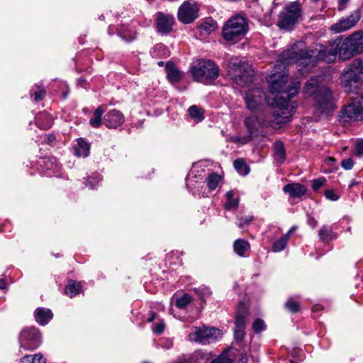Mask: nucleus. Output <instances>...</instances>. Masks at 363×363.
<instances>
[{
  "instance_id": "obj_1",
  "label": "nucleus",
  "mask_w": 363,
  "mask_h": 363,
  "mask_svg": "<svg viewBox=\"0 0 363 363\" xmlns=\"http://www.w3.org/2000/svg\"><path fill=\"white\" fill-rule=\"evenodd\" d=\"M303 47L302 43H297L291 48L282 52L277 62V67H285L293 63L303 67H313L317 60L330 63L335 62L338 56V45H336L335 40L329 46L319 50H304Z\"/></svg>"
},
{
  "instance_id": "obj_2",
  "label": "nucleus",
  "mask_w": 363,
  "mask_h": 363,
  "mask_svg": "<svg viewBox=\"0 0 363 363\" xmlns=\"http://www.w3.org/2000/svg\"><path fill=\"white\" fill-rule=\"evenodd\" d=\"M287 81L288 77L285 70L274 73L270 76L269 81V90L272 94H277L274 101L281 110L288 109L289 101L298 93L301 86L298 82H294L292 85L286 86Z\"/></svg>"
},
{
  "instance_id": "obj_3",
  "label": "nucleus",
  "mask_w": 363,
  "mask_h": 363,
  "mask_svg": "<svg viewBox=\"0 0 363 363\" xmlns=\"http://www.w3.org/2000/svg\"><path fill=\"white\" fill-rule=\"evenodd\" d=\"M249 30V20L243 13L231 16L222 29L223 38L228 42L236 43L243 38Z\"/></svg>"
},
{
  "instance_id": "obj_4",
  "label": "nucleus",
  "mask_w": 363,
  "mask_h": 363,
  "mask_svg": "<svg viewBox=\"0 0 363 363\" xmlns=\"http://www.w3.org/2000/svg\"><path fill=\"white\" fill-rule=\"evenodd\" d=\"M194 80L203 83H212L219 75L218 67L211 60H198L191 67Z\"/></svg>"
},
{
  "instance_id": "obj_5",
  "label": "nucleus",
  "mask_w": 363,
  "mask_h": 363,
  "mask_svg": "<svg viewBox=\"0 0 363 363\" xmlns=\"http://www.w3.org/2000/svg\"><path fill=\"white\" fill-rule=\"evenodd\" d=\"M228 73L236 84L245 86L252 82L254 70L249 64L233 57L228 61Z\"/></svg>"
},
{
  "instance_id": "obj_6",
  "label": "nucleus",
  "mask_w": 363,
  "mask_h": 363,
  "mask_svg": "<svg viewBox=\"0 0 363 363\" xmlns=\"http://www.w3.org/2000/svg\"><path fill=\"white\" fill-rule=\"evenodd\" d=\"M342 84L349 89L357 88L363 84V60L355 58L344 69L341 74Z\"/></svg>"
},
{
  "instance_id": "obj_7",
  "label": "nucleus",
  "mask_w": 363,
  "mask_h": 363,
  "mask_svg": "<svg viewBox=\"0 0 363 363\" xmlns=\"http://www.w3.org/2000/svg\"><path fill=\"white\" fill-rule=\"evenodd\" d=\"M302 9L298 2H292L280 13L277 25L281 28L291 30L301 17Z\"/></svg>"
},
{
  "instance_id": "obj_8",
  "label": "nucleus",
  "mask_w": 363,
  "mask_h": 363,
  "mask_svg": "<svg viewBox=\"0 0 363 363\" xmlns=\"http://www.w3.org/2000/svg\"><path fill=\"white\" fill-rule=\"evenodd\" d=\"M341 118L344 122L363 120V96H357L350 99L341 111Z\"/></svg>"
},
{
  "instance_id": "obj_9",
  "label": "nucleus",
  "mask_w": 363,
  "mask_h": 363,
  "mask_svg": "<svg viewBox=\"0 0 363 363\" xmlns=\"http://www.w3.org/2000/svg\"><path fill=\"white\" fill-rule=\"evenodd\" d=\"M315 103V111L320 115L330 114L335 105L331 91L326 86L320 87L317 90L314 97Z\"/></svg>"
},
{
  "instance_id": "obj_10",
  "label": "nucleus",
  "mask_w": 363,
  "mask_h": 363,
  "mask_svg": "<svg viewBox=\"0 0 363 363\" xmlns=\"http://www.w3.org/2000/svg\"><path fill=\"white\" fill-rule=\"evenodd\" d=\"M221 335V331L215 328L194 327L192 332L189 334V340L202 344H209L215 342Z\"/></svg>"
},
{
  "instance_id": "obj_11",
  "label": "nucleus",
  "mask_w": 363,
  "mask_h": 363,
  "mask_svg": "<svg viewBox=\"0 0 363 363\" xmlns=\"http://www.w3.org/2000/svg\"><path fill=\"white\" fill-rule=\"evenodd\" d=\"M19 342L21 347L24 350H33L41 343L39 331L34 327L23 329L20 333Z\"/></svg>"
},
{
  "instance_id": "obj_12",
  "label": "nucleus",
  "mask_w": 363,
  "mask_h": 363,
  "mask_svg": "<svg viewBox=\"0 0 363 363\" xmlns=\"http://www.w3.org/2000/svg\"><path fill=\"white\" fill-rule=\"evenodd\" d=\"M199 10V6L195 1H186L178 9V19L183 23L189 24L198 18Z\"/></svg>"
},
{
  "instance_id": "obj_13",
  "label": "nucleus",
  "mask_w": 363,
  "mask_h": 363,
  "mask_svg": "<svg viewBox=\"0 0 363 363\" xmlns=\"http://www.w3.org/2000/svg\"><path fill=\"white\" fill-rule=\"evenodd\" d=\"M247 108L252 112L261 110L265 100V93L259 88L248 90L245 96Z\"/></svg>"
},
{
  "instance_id": "obj_14",
  "label": "nucleus",
  "mask_w": 363,
  "mask_h": 363,
  "mask_svg": "<svg viewBox=\"0 0 363 363\" xmlns=\"http://www.w3.org/2000/svg\"><path fill=\"white\" fill-rule=\"evenodd\" d=\"M360 15L358 12L351 14L346 18H342L338 22L331 26L330 28L335 33L345 31L353 26L359 21Z\"/></svg>"
},
{
  "instance_id": "obj_15",
  "label": "nucleus",
  "mask_w": 363,
  "mask_h": 363,
  "mask_svg": "<svg viewBox=\"0 0 363 363\" xmlns=\"http://www.w3.org/2000/svg\"><path fill=\"white\" fill-rule=\"evenodd\" d=\"M125 121L123 114L116 109L109 111L104 117L103 123L108 128L116 129Z\"/></svg>"
},
{
  "instance_id": "obj_16",
  "label": "nucleus",
  "mask_w": 363,
  "mask_h": 363,
  "mask_svg": "<svg viewBox=\"0 0 363 363\" xmlns=\"http://www.w3.org/2000/svg\"><path fill=\"white\" fill-rule=\"evenodd\" d=\"M174 23V18L170 14L159 13L157 17V28L160 33L162 34L169 33Z\"/></svg>"
},
{
  "instance_id": "obj_17",
  "label": "nucleus",
  "mask_w": 363,
  "mask_h": 363,
  "mask_svg": "<svg viewBox=\"0 0 363 363\" xmlns=\"http://www.w3.org/2000/svg\"><path fill=\"white\" fill-rule=\"evenodd\" d=\"M245 125L249 133L245 141L247 143L252 140V137L257 135L259 128L262 125V122L257 116H252L245 118Z\"/></svg>"
},
{
  "instance_id": "obj_18",
  "label": "nucleus",
  "mask_w": 363,
  "mask_h": 363,
  "mask_svg": "<svg viewBox=\"0 0 363 363\" xmlns=\"http://www.w3.org/2000/svg\"><path fill=\"white\" fill-rule=\"evenodd\" d=\"M362 31H356L346 38L354 55L362 54Z\"/></svg>"
},
{
  "instance_id": "obj_19",
  "label": "nucleus",
  "mask_w": 363,
  "mask_h": 363,
  "mask_svg": "<svg viewBox=\"0 0 363 363\" xmlns=\"http://www.w3.org/2000/svg\"><path fill=\"white\" fill-rule=\"evenodd\" d=\"M336 45H338V57L342 60H346L354 56L350 44L347 38L335 39Z\"/></svg>"
},
{
  "instance_id": "obj_20",
  "label": "nucleus",
  "mask_w": 363,
  "mask_h": 363,
  "mask_svg": "<svg viewBox=\"0 0 363 363\" xmlns=\"http://www.w3.org/2000/svg\"><path fill=\"white\" fill-rule=\"evenodd\" d=\"M285 193H288L291 198H299L307 191V188L298 183L288 184L283 188Z\"/></svg>"
},
{
  "instance_id": "obj_21",
  "label": "nucleus",
  "mask_w": 363,
  "mask_h": 363,
  "mask_svg": "<svg viewBox=\"0 0 363 363\" xmlns=\"http://www.w3.org/2000/svg\"><path fill=\"white\" fill-rule=\"evenodd\" d=\"M248 315L249 312L247 308L244 303H240L235 315V328L245 329Z\"/></svg>"
},
{
  "instance_id": "obj_22",
  "label": "nucleus",
  "mask_w": 363,
  "mask_h": 363,
  "mask_svg": "<svg viewBox=\"0 0 363 363\" xmlns=\"http://www.w3.org/2000/svg\"><path fill=\"white\" fill-rule=\"evenodd\" d=\"M34 315L36 322L42 325L48 324L53 317L51 310L45 308H38L34 312Z\"/></svg>"
},
{
  "instance_id": "obj_23",
  "label": "nucleus",
  "mask_w": 363,
  "mask_h": 363,
  "mask_svg": "<svg viewBox=\"0 0 363 363\" xmlns=\"http://www.w3.org/2000/svg\"><path fill=\"white\" fill-rule=\"evenodd\" d=\"M167 77L172 83L179 82L182 79V72L175 67V65L168 62L165 67Z\"/></svg>"
},
{
  "instance_id": "obj_24",
  "label": "nucleus",
  "mask_w": 363,
  "mask_h": 363,
  "mask_svg": "<svg viewBox=\"0 0 363 363\" xmlns=\"http://www.w3.org/2000/svg\"><path fill=\"white\" fill-rule=\"evenodd\" d=\"M217 28V23L212 19H207L197 27V30L201 36H206Z\"/></svg>"
},
{
  "instance_id": "obj_25",
  "label": "nucleus",
  "mask_w": 363,
  "mask_h": 363,
  "mask_svg": "<svg viewBox=\"0 0 363 363\" xmlns=\"http://www.w3.org/2000/svg\"><path fill=\"white\" fill-rule=\"evenodd\" d=\"M274 157L277 162L283 163L286 159V152L283 142L277 140L274 143Z\"/></svg>"
},
{
  "instance_id": "obj_26",
  "label": "nucleus",
  "mask_w": 363,
  "mask_h": 363,
  "mask_svg": "<svg viewBox=\"0 0 363 363\" xmlns=\"http://www.w3.org/2000/svg\"><path fill=\"white\" fill-rule=\"evenodd\" d=\"M75 154L78 157H86L89 155L90 145L84 139L77 140V146L74 147Z\"/></svg>"
},
{
  "instance_id": "obj_27",
  "label": "nucleus",
  "mask_w": 363,
  "mask_h": 363,
  "mask_svg": "<svg viewBox=\"0 0 363 363\" xmlns=\"http://www.w3.org/2000/svg\"><path fill=\"white\" fill-rule=\"evenodd\" d=\"M234 251L240 257H244L245 253L250 249V243L242 239H238L233 244Z\"/></svg>"
},
{
  "instance_id": "obj_28",
  "label": "nucleus",
  "mask_w": 363,
  "mask_h": 363,
  "mask_svg": "<svg viewBox=\"0 0 363 363\" xmlns=\"http://www.w3.org/2000/svg\"><path fill=\"white\" fill-rule=\"evenodd\" d=\"M294 228H291L287 233L283 235L280 239L277 240L272 245V250L278 252L282 251L286 246Z\"/></svg>"
},
{
  "instance_id": "obj_29",
  "label": "nucleus",
  "mask_w": 363,
  "mask_h": 363,
  "mask_svg": "<svg viewBox=\"0 0 363 363\" xmlns=\"http://www.w3.org/2000/svg\"><path fill=\"white\" fill-rule=\"evenodd\" d=\"M105 112V109L102 106H99L94 112L92 118L89 121V123L93 128H99L102 123V115Z\"/></svg>"
},
{
  "instance_id": "obj_30",
  "label": "nucleus",
  "mask_w": 363,
  "mask_h": 363,
  "mask_svg": "<svg viewBox=\"0 0 363 363\" xmlns=\"http://www.w3.org/2000/svg\"><path fill=\"white\" fill-rule=\"evenodd\" d=\"M318 236L320 240L323 242H328L336 238L331 227L327 225H323L320 228L318 231Z\"/></svg>"
},
{
  "instance_id": "obj_31",
  "label": "nucleus",
  "mask_w": 363,
  "mask_h": 363,
  "mask_svg": "<svg viewBox=\"0 0 363 363\" xmlns=\"http://www.w3.org/2000/svg\"><path fill=\"white\" fill-rule=\"evenodd\" d=\"M323 86H319L316 78H311L304 86V91L309 95H313L315 96L317 90Z\"/></svg>"
},
{
  "instance_id": "obj_32",
  "label": "nucleus",
  "mask_w": 363,
  "mask_h": 363,
  "mask_svg": "<svg viewBox=\"0 0 363 363\" xmlns=\"http://www.w3.org/2000/svg\"><path fill=\"white\" fill-rule=\"evenodd\" d=\"M81 291V284L74 281H71L65 288V293L71 298L76 296L77 294H79Z\"/></svg>"
},
{
  "instance_id": "obj_33",
  "label": "nucleus",
  "mask_w": 363,
  "mask_h": 363,
  "mask_svg": "<svg viewBox=\"0 0 363 363\" xmlns=\"http://www.w3.org/2000/svg\"><path fill=\"white\" fill-rule=\"evenodd\" d=\"M20 363H46V361L41 353H37L33 355L24 356L21 359Z\"/></svg>"
},
{
  "instance_id": "obj_34",
  "label": "nucleus",
  "mask_w": 363,
  "mask_h": 363,
  "mask_svg": "<svg viewBox=\"0 0 363 363\" xmlns=\"http://www.w3.org/2000/svg\"><path fill=\"white\" fill-rule=\"evenodd\" d=\"M226 198L228 200L225 206L226 210H231L238 208L239 201L238 199H234V192L233 191H228L226 193Z\"/></svg>"
},
{
  "instance_id": "obj_35",
  "label": "nucleus",
  "mask_w": 363,
  "mask_h": 363,
  "mask_svg": "<svg viewBox=\"0 0 363 363\" xmlns=\"http://www.w3.org/2000/svg\"><path fill=\"white\" fill-rule=\"evenodd\" d=\"M221 177L216 173H211L206 178L207 186L209 189L214 190L218 185Z\"/></svg>"
},
{
  "instance_id": "obj_36",
  "label": "nucleus",
  "mask_w": 363,
  "mask_h": 363,
  "mask_svg": "<svg viewBox=\"0 0 363 363\" xmlns=\"http://www.w3.org/2000/svg\"><path fill=\"white\" fill-rule=\"evenodd\" d=\"M235 169L238 172L242 175H246L250 172V168L246 164L244 160L238 159L236 160L233 163Z\"/></svg>"
},
{
  "instance_id": "obj_37",
  "label": "nucleus",
  "mask_w": 363,
  "mask_h": 363,
  "mask_svg": "<svg viewBox=\"0 0 363 363\" xmlns=\"http://www.w3.org/2000/svg\"><path fill=\"white\" fill-rule=\"evenodd\" d=\"M192 301L191 296L187 294H184L176 301V306L179 308H184L186 305L190 303Z\"/></svg>"
},
{
  "instance_id": "obj_38",
  "label": "nucleus",
  "mask_w": 363,
  "mask_h": 363,
  "mask_svg": "<svg viewBox=\"0 0 363 363\" xmlns=\"http://www.w3.org/2000/svg\"><path fill=\"white\" fill-rule=\"evenodd\" d=\"M189 115L198 121H201L203 119V116L201 111V109L199 108L196 106H191L189 108Z\"/></svg>"
},
{
  "instance_id": "obj_39",
  "label": "nucleus",
  "mask_w": 363,
  "mask_h": 363,
  "mask_svg": "<svg viewBox=\"0 0 363 363\" xmlns=\"http://www.w3.org/2000/svg\"><path fill=\"white\" fill-rule=\"evenodd\" d=\"M285 307L291 313H297L300 306L298 302L294 301L293 299L290 298L285 303Z\"/></svg>"
},
{
  "instance_id": "obj_40",
  "label": "nucleus",
  "mask_w": 363,
  "mask_h": 363,
  "mask_svg": "<svg viewBox=\"0 0 363 363\" xmlns=\"http://www.w3.org/2000/svg\"><path fill=\"white\" fill-rule=\"evenodd\" d=\"M211 363H233V360L229 357L228 352H224Z\"/></svg>"
},
{
  "instance_id": "obj_41",
  "label": "nucleus",
  "mask_w": 363,
  "mask_h": 363,
  "mask_svg": "<svg viewBox=\"0 0 363 363\" xmlns=\"http://www.w3.org/2000/svg\"><path fill=\"white\" fill-rule=\"evenodd\" d=\"M252 328L256 333H259L265 328V324L263 320L257 318L253 324Z\"/></svg>"
},
{
  "instance_id": "obj_42",
  "label": "nucleus",
  "mask_w": 363,
  "mask_h": 363,
  "mask_svg": "<svg viewBox=\"0 0 363 363\" xmlns=\"http://www.w3.org/2000/svg\"><path fill=\"white\" fill-rule=\"evenodd\" d=\"M253 216H245L238 219L239 222L238 226L240 228H244L245 225H248L253 220Z\"/></svg>"
},
{
  "instance_id": "obj_43",
  "label": "nucleus",
  "mask_w": 363,
  "mask_h": 363,
  "mask_svg": "<svg viewBox=\"0 0 363 363\" xmlns=\"http://www.w3.org/2000/svg\"><path fill=\"white\" fill-rule=\"evenodd\" d=\"M325 182L326 179L324 177H320L317 179H314L312 182V188L314 191H317L322 187Z\"/></svg>"
},
{
  "instance_id": "obj_44",
  "label": "nucleus",
  "mask_w": 363,
  "mask_h": 363,
  "mask_svg": "<svg viewBox=\"0 0 363 363\" xmlns=\"http://www.w3.org/2000/svg\"><path fill=\"white\" fill-rule=\"evenodd\" d=\"M245 329L243 328H234V337L237 342H241L245 335Z\"/></svg>"
},
{
  "instance_id": "obj_45",
  "label": "nucleus",
  "mask_w": 363,
  "mask_h": 363,
  "mask_svg": "<svg viewBox=\"0 0 363 363\" xmlns=\"http://www.w3.org/2000/svg\"><path fill=\"white\" fill-rule=\"evenodd\" d=\"M355 153L360 156L363 155V140H358L355 143Z\"/></svg>"
},
{
  "instance_id": "obj_46",
  "label": "nucleus",
  "mask_w": 363,
  "mask_h": 363,
  "mask_svg": "<svg viewBox=\"0 0 363 363\" xmlns=\"http://www.w3.org/2000/svg\"><path fill=\"white\" fill-rule=\"evenodd\" d=\"M164 330V323L163 322H160L159 323H157L152 327V331L157 334H162Z\"/></svg>"
},
{
  "instance_id": "obj_47",
  "label": "nucleus",
  "mask_w": 363,
  "mask_h": 363,
  "mask_svg": "<svg viewBox=\"0 0 363 363\" xmlns=\"http://www.w3.org/2000/svg\"><path fill=\"white\" fill-rule=\"evenodd\" d=\"M354 165V162L351 158H347L342 161V167L347 170L351 169Z\"/></svg>"
},
{
  "instance_id": "obj_48",
  "label": "nucleus",
  "mask_w": 363,
  "mask_h": 363,
  "mask_svg": "<svg viewBox=\"0 0 363 363\" xmlns=\"http://www.w3.org/2000/svg\"><path fill=\"white\" fill-rule=\"evenodd\" d=\"M325 197L331 201H337L339 196L333 190H327L325 192Z\"/></svg>"
},
{
  "instance_id": "obj_49",
  "label": "nucleus",
  "mask_w": 363,
  "mask_h": 363,
  "mask_svg": "<svg viewBox=\"0 0 363 363\" xmlns=\"http://www.w3.org/2000/svg\"><path fill=\"white\" fill-rule=\"evenodd\" d=\"M34 95H35V99L36 101H40L44 98V96L45 95V91L44 90L36 91Z\"/></svg>"
},
{
  "instance_id": "obj_50",
  "label": "nucleus",
  "mask_w": 363,
  "mask_h": 363,
  "mask_svg": "<svg viewBox=\"0 0 363 363\" xmlns=\"http://www.w3.org/2000/svg\"><path fill=\"white\" fill-rule=\"evenodd\" d=\"M349 2V0H338V9L342 10L345 5Z\"/></svg>"
},
{
  "instance_id": "obj_51",
  "label": "nucleus",
  "mask_w": 363,
  "mask_h": 363,
  "mask_svg": "<svg viewBox=\"0 0 363 363\" xmlns=\"http://www.w3.org/2000/svg\"><path fill=\"white\" fill-rule=\"evenodd\" d=\"M308 223L309 225L313 228H315L317 225V221L315 220V218H311L308 220Z\"/></svg>"
},
{
  "instance_id": "obj_52",
  "label": "nucleus",
  "mask_w": 363,
  "mask_h": 363,
  "mask_svg": "<svg viewBox=\"0 0 363 363\" xmlns=\"http://www.w3.org/2000/svg\"><path fill=\"white\" fill-rule=\"evenodd\" d=\"M121 37H122V38L124 40H125L127 42L131 41V40H134L135 38V35H130L129 38H128L125 35H121Z\"/></svg>"
},
{
  "instance_id": "obj_53",
  "label": "nucleus",
  "mask_w": 363,
  "mask_h": 363,
  "mask_svg": "<svg viewBox=\"0 0 363 363\" xmlns=\"http://www.w3.org/2000/svg\"><path fill=\"white\" fill-rule=\"evenodd\" d=\"M156 317V313L155 312H151L150 316L147 318V321L149 323L152 322Z\"/></svg>"
},
{
  "instance_id": "obj_54",
  "label": "nucleus",
  "mask_w": 363,
  "mask_h": 363,
  "mask_svg": "<svg viewBox=\"0 0 363 363\" xmlns=\"http://www.w3.org/2000/svg\"><path fill=\"white\" fill-rule=\"evenodd\" d=\"M6 284L4 279H0V289H6Z\"/></svg>"
},
{
  "instance_id": "obj_55",
  "label": "nucleus",
  "mask_w": 363,
  "mask_h": 363,
  "mask_svg": "<svg viewBox=\"0 0 363 363\" xmlns=\"http://www.w3.org/2000/svg\"><path fill=\"white\" fill-rule=\"evenodd\" d=\"M240 362H242V363H247V357L246 354H241Z\"/></svg>"
},
{
  "instance_id": "obj_56",
  "label": "nucleus",
  "mask_w": 363,
  "mask_h": 363,
  "mask_svg": "<svg viewBox=\"0 0 363 363\" xmlns=\"http://www.w3.org/2000/svg\"><path fill=\"white\" fill-rule=\"evenodd\" d=\"M357 182L355 180H352L350 184V187L353 186L354 185H356Z\"/></svg>"
},
{
  "instance_id": "obj_57",
  "label": "nucleus",
  "mask_w": 363,
  "mask_h": 363,
  "mask_svg": "<svg viewBox=\"0 0 363 363\" xmlns=\"http://www.w3.org/2000/svg\"><path fill=\"white\" fill-rule=\"evenodd\" d=\"M157 65L161 67V66H163L164 65V62L162 61H160V62H158Z\"/></svg>"
},
{
  "instance_id": "obj_58",
  "label": "nucleus",
  "mask_w": 363,
  "mask_h": 363,
  "mask_svg": "<svg viewBox=\"0 0 363 363\" xmlns=\"http://www.w3.org/2000/svg\"><path fill=\"white\" fill-rule=\"evenodd\" d=\"M291 116H292V113H291L289 116H286L285 118H287V120L289 121V118L291 117Z\"/></svg>"
},
{
  "instance_id": "obj_59",
  "label": "nucleus",
  "mask_w": 363,
  "mask_h": 363,
  "mask_svg": "<svg viewBox=\"0 0 363 363\" xmlns=\"http://www.w3.org/2000/svg\"><path fill=\"white\" fill-rule=\"evenodd\" d=\"M89 183L90 184L91 187L92 188V187H93L92 182H91V181H90V180H89Z\"/></svg>"
},
{
  "instance_id": "obj_60",
  "label": "nucleus",
  "mask_w": 363,
  "mask_h": 363,
  "mask_svg": "<svg viewBox=\"0 0 363 363\" xmlns=\"http://www.w3.org/2000/svg\"><path fill=\"white\" fill-rule=\"evenodd\" d=\"M362 54H363V38H362Z\"/></svg>"
}]
</instances>
